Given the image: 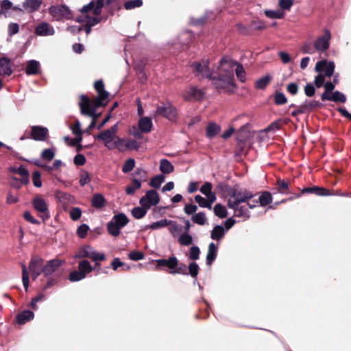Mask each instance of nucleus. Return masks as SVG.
<instances>
[{
	"mask_svg": "<svg viewBox=\"0 0 351 351\" xmlns=\"http://www.w3.org/2000/svg\"><path fill=\"white\" fill-rule=\"evenodd\" d=\"M234 72L237 78L242 82H245V71L243 67L230 59H222L217 68V77L212 78L215 87L225 93H232L236 86L234 81Z\"/></svg>",
	"mask_w": 351,
	"mask_h": 351,
	"instance_id": "1",
	"label": "nucleus"
},
{
	"mask_svg": "<svg viewBox=\"0 0 351 351\" xmlns=\"http://www.w3.org/2000/svg\"><path fill=\"white\" fill-rule=\"evenodd\" d=\"M95 88L98 95L94 99L90 100L85 95L80 97V110H93L105 107L108 101L109 93L104 90V82L101 80L95 82Z\"/></svg>",
	"mask_w": 351,
	"mask_h": 351,
	"instance_id": "2",
	"label": "nucleus"
},
{
	"mask_svg": "<svg viewBox=\"0 0 351 351\" xmlns=\"http://www.w3.org/2000/svg\"><path fill=\"white\" fill-rule=\"evenodd\" d=\"M103 8V0H95L90 1L84 5L82 10V14L80 21L84 22L88 27L86 28V33L90 32V27L98 23L100 20V14Z\"/></svg>",
	"mask_w": 351,
	"mask_h": 351,
	"instance_id": "3",
	"label": "nucleus"
},
{
	"mask_svg": "<svg viewBox=\"0 0 351 351\" xmlns=\"http://www.w3.org/2000/svg\"><path fill=\"white\" fill-rule=\"evenodd\" d=\"M64 263V260L59 258H53L46 262L42 272L43 277L47 280L43 287V291L47 290L59 282L62 275L60 268Z\"/></svg>",
	"mask_w": 351,
	"mask_h": 351,
	"instance_id": "4",
	"label": "nucleus"
},
{
	"mask_svg": "<svg viewBox=\"0 0 351 351\" xmlns=\"http://www.w3.org/2000/svg\"><path fill=\"white\" fill-rule=\"evenodd\" d=\"M156 266L160 269L165 268L168 269V272L170 274H182L184 276L188 275V267L183 263H180L178 259L175 256H171L167 259L161 258L155 261Z\"/></svg>",
	"mask_w": 351,
	"mask_h": 351,
	"instance_id": "5",
	"label": "nucleus"
},
{
	"mask_svg": "<svg viewBox=\"0 0 351 351\" xmlns=\"http://www.w3.org/2000/svg\"><path fill=\"white\" fill-rule=\"evenodd\" d=\"M130 220L123 213L114 215L112 220L107 224L108 233L113 237H117L121 233V229L125 227Z\"/></svg>",
	"mask_w": 351,
	"mask_h": 351,
	"instance_id": "6",
	"label": "nucleus"
},
{
	"mask_svg": "<svg viewBox=\"0 0 351 351\" xmlns=\"http://www.w3.org/2000/svg\"><path fill=\"white\" fill-rule=\"evenodd\" d=\"M75 258H88L93 261H104L106 258L104 253H99L93 250L90 245H84L80 247L74 255Z\"/></svg>",
	"mask_w": 351,
	"mask_h": 351,
	"instance_id": "7",
	"label": "nucleus"
},
{
	"mask_svg": "<svg viewBox=\"0 0 351 351\" xmlns=\"http://www.w3.org/2000/svg\"><path fill=\"white\" fill-rule=\"evenodd\" d=\"M255 195H256L253 194L252 192L246 189L241 190L239 191H234L228 201V206L229 208H234L238 204L246 203Z\"/></svg>",
	"mask_w": 351,
	"mask_h": 351,
	"instance_id": "8",
	"label": "nucleus"
},
{
	"mask_svg": "<svg viewBox=\"0 0 351 351\" xmlns=\"http://www.w3.org/2000/svg\"><path fill=\"white\" fill-rule=\"evenodd\" d=\"M32 206L38 213V217H40L44 223L47 221L51 215L49 210V207L46 203L45 199L37 195L35 196L32 201Z\"/></svg>",
	"mask_w": 351,
	"mask_h": 351,
	"instance_id": "9",
	"label": "nucleus"
},
{
	"mask_svg": "<svg viewBox=\"0 0 351 351\" xmlns=\"http://www.w3.org/2000/svg\"><path fill=\"white\" fill-rule=\"evenodd\" d=\"M44 265V260L40 256L36 255L31 257L29 263V270L34 280L37 279L42 274Z\"/></svg>",
	"mask_w": 351,
	"mask_h": 351,
	"instance_id": "10",
	"label": "nucleus"
},
{
	"mask_svg": "<svg viewBox=\"0 0 351 351\" xmlns=\"http://www.w3.org/2000/svg\"><path fill=\"white\" fill-rule=\"evenodd\" d=\"M160 196L155 190H149L146 194L143 196L139 201L141 206L147 208H150L152 206H156L160 202Z\"/></svg>",
	"mask_w": 351,
	"mask_h": 351,
	"instance_id": "11",
	"label": "nucleus"
},
{
	"mask_svg": "<svg viewBox=\"0 0 351 351\" xmlns=\"http://www.w3.org/2000/svg\"><path fill=\"white\" fill-rule=\"evenodd\" d=\"M332 35L328 29L324 30V34L319 36L314 42V47L319 52H324L330 47Z\"/></svg>",
	"mask_w": 351,
	"mask_h": 351,
	"instance_id": "12",
	"label": "nucleus"
},
{
	"mask_svg": "<svg viewBox=\"0 0 351 351\" xmlns=\"http://www.w3.org/2000/svg\"><path fill=\"white\" fill-rule=\"evenodd\" d=\"M194 73L200 77H211V73L208 68V61L202 60L201 62H195L192 64Z\"/></svg>",
	"mask_w": 351,
	"mask_h": 351,
	"instance_id": "13",
	"label": "nucleus"
},
{
	"mask_svg": "<svg viewBox=\"0 0 351 351\" xmlns=\"http://www.w3.org/2000/svg\"><path fill=\"white\" fill-rule=\"evenodd\" d=\"M315 69L317 72H324V75L330 77L332 75L335 70V64L333 62H327L326 60L319 61L316 63Z\"/></svg>",
	"mask_w": 351,
	"mask_h": 351,
	"instance_id": "14",
	"label": "nucleus"
},
{
	"mask_svg": "<svg viewBox=\"0 0 351 351\" xmlns=\"http://www.w3.org/2000/svg\"><path fill=\"white\" fill-rule=\"evenodd\" d=\"M49 13L56 20L69 18V10L64 5H53L49 8Z\"/></svg>",
	"mask_w": 351,
	"mask_h": 351,
	"instance_id": "15",
	"label": "nucleus"
},
{
	"mask_svg": "<svg viewBox=\"0 0 351 351\" xmlns=\"http://www.w3.org/2000/svg\"><path fill=\"white\" fill-rule=\"evenodd\" d=\"M49 131L45 127L34 125L32 127L31 137L37 141H45L48 136Z\"/></svg>",
	"mask_w": 351,
	"mask_h": 351,
	"instance_id": "16",
	"label": "nucleus"
},
{
	"mask_svg": "<svg viewBox=\"0 0 351 351\" xmlns=\"http://www.w3.org/2000/svg\"><path fill=\"white\" fill-rule=\"evenodd\" d=\"M204 95V91L197 89L195 86H191L186 88L183 93L184 99L187 101L199 100L203 98Z\"/></svg>",
	"mask_w": 351,
	"mask_h": 351,
	"instance_id": "17",
	"label": "nucleus"
},
{
	"mask_svg": "<svg viewBox=\"0 0 351 351\" xmlns=\"http://www.w3.org/2000/svg\"><path fill=\"white\" fill-rule=\"evenodd\" d=\"M311 193L318 196H328L330 195V190L324 187L313 186L311 187H306L302 189L300 194L296 195L297 197H300L301 194Z\"/></svg>",
	"mask_w": 351,
	"mask_h": 351,
	"instance_id": "18",
	"label": "nucleus"
},
{
	"mask_svg": "<svg viewBox=\"0 0 351 351\" xmlns=\"http://www.w3.org/2000/svg\"><path fill=\"white\" fill-rule=\"evenodd\" d=\"M251 128L250 123H245L241 126L236 136L239 143H244L251 136Z\"/></svg>",
	"mask_w": 351,
	"mask_h": 351,
	"instance_id": "19",
	"label": "nucleus"
},
{
	"mask_svg": "<svg viewBox=\"0 0 351 351\" xmlns=\"http://www.w3.org/2000/svg\"><path fill=\"white\" fill-rule=\"evenodd\" d=\"M35 32L38 36H45L53 35L55 31L49 23L43 22L36 27Z\"/></svg>",
	"mask_w": 351,
	"mask_h": 351,
	"instance_id": "20",
	"label": "nucleus"
},
{
	"mask_svg": "<svg viewBox=\"0 0 351 351\" xmlns=\"http://www.w3.org/2000/svg\"><path fill=\"white\" fill-rule=\"evenodd\" d=\"M245 204L241 205V204H238L234 208H231L234 211V215L238 217H243L245 219L250 218V212L249 208L246 203Z\"/></svg>",
	"mask_w": 351,
	"mask_h": 351,
	"instance_id": "21",
	"label": "nucleus"
},
{
	"mask_svg": "<svg viewBox=\"0 0 351 351\" xmlns=\"http://www.w3.org/2000/svg\"><path fill=\"white\" fill-rule=\"evenodd\" d=\"M322 100L327 99V100L333 101L345 102L346 97L341 92L335 91L332 94L324 93L322 95Z\"/></svg>",
	"mask_w": 351,
	"mask_h": 351,
	"instance_id": "22",
	"label": "nucleus"
},
{
	"mask_svg": "<svg viewBox=\"0 0 351 351\" xmlns=\"http://www.w3.org/2000/svg\"><path fill=\"white\" fill-rule=\"evenodd\" d=\"M217 256V246L214 243H210L208 245V253L206 255V265L210 266L215 261Z\"/></svg>",
	"mask_w": 351,
	"mask_h": 351,
	"instance_id": "23",
	"label": "nucleus"
},
{
	"mask_svg": "<svg viewBox=\"0 0 351 351\" xmlns=\"http://www.w3.org/2000/svg\"><path fill=\"white\" fill-rule=\"evenodd\" d=\"M41 3L42 1L40 0H25L23 3V6L26 12L32 13L38 10Z\"/></svg>",
	"mask_w": 351,
	"mask_h": 351,
	"instance_id": "24",
	"label": "nucleus"
},
{
	"mask_svg": "<svg viewBox=\"0 0 351 351\" xmlns=\"http://www.w3.org/2000/svg\"><path fill=\"white\" fill-rule=\"evenodd\" d=\"M97 138L104 142L105 146L108 149H110V145L112 144V141L114 139V136H112L110 132H108L107 130L102 131L101 132L99 133L97 136Z\"/></svg>",
	"mask_w": 351,
	"mask_h": 351,
	"instance_id": "25",
	"label": "nucleus"
},
{
	"mask_svg": "<svg viewBox=\"0 0 351 351\" xmlns=\"http://www.w3.org/2000/svg\"><path fill=\"white\" fill-rule=\"evenodd\" d=\"M276 190L278 193L282 194H290V183L289 182L282 180L280 178H278L276 180Z\"/></svg>",
	"mask_w": 351,
	"mask_h": 351,
	"instance_id": "26",
	"label": "nucleus"
},
{
	"mask_svg": "<svg viewBox=\"0 0 351 351\" xmlns=\"http://www.w3.org/2000/svg\"><path fill=\"white\" fill-rule=\"evenodd\" d=\"M12 70L10 61L6 58L0 59V75L9 76L12 74Z\"/></svg>",
	"mask_w": 351,
	"mask_h": 351,
	"instance_id": "27",
	"label": "nucleus"
},
{
	"mask_svg": "<svg viewBox=\"0 0 351 351\" xmlns=\"http://www.w3.org/2000/svg\"><path fill=\"white\" fill-rule=\"evenodd\" d=\"M34 316V315L32 311L29 310L23 311L16 315V322L19 324H24L26 322L33 319Z\"/></svg>",
	"mask_w": 351,
	"mask_h": 351,
	"instance_id": "28",
	"label": "nucleus"
},
{
	"mask_svg": "<svg viewBox=\"0 0 351 351\" xmlns=\"http://www.w3.org/2000/svg\"><path fill=\"white\" fill-rule=\"evenodd\" d=\"M139 129L145 133H148L152 130V119L147 117H142L138 121Z\"/></svg>",
	"mask_w": 351,
	"mask_h": 351,
	"instance_id": "29",
	"label": "nucleus"
},
{
	"mask_svg": "<svg viewBox=\"0 0 351 351\" xmlns=\"http://www.w3.org/2000/svg\"><path fill=\"white\" fill-rule=\"evenodd\" d=\"M265 15L271 19H282L285 16V12L282 10H264Z\"/></svg>",
	"mask_w": 351,
	"mask_h": 351,
	"instance_id": "30",
	"label": "nucleus"
},
{
	"mask_svg": "<svg viewBox=\"0 0 351 351\" xmlns=\"http://www.w3.org/2000/svg\"><path fill=\"white\" fill-rule=\"evenodd\" d=\"M92 206L99 209L103 208L106 204V200L101 193H96L93 195L91 201Z\"/></svg>",
	"mask_w": 351,
	"mask_h": 351,
	"instance_id": "31",
	"label": "nucleus"
},
{
	"mask_svg": "<svg viewBox=\"0 0 351 351\" xmlns=\"http://www.w3.org/2000/svg\"><path fill=\"white\" fill-rule=\"evenodd\" d=\"M225 228L220 225L215 226L210 232V237L213 240L219 241L225 235Z\"/></svg>",
	"mask_w": 351,
	"mask_h": 351,
	"instance_id": "32",
	"label": "nucleus"
},
{
	"mask_svg": "<svg viewBox=\"0 0 351 351\" xmlns=\"http://www.w3.org/2000/svg\"><path fill=\"white\" fill-rule=\"evenodd\" d=\"M159 169L163 174H170L174 171L173 165L165 158L160 160Z\"/></svg>",
	"mask_w": 351,
	"mask_h": 351,
	"instance_id": "33",
	"label": "nucleus"
},
{
	"mask_svg": "<svg viewBox=\"0 0 351 351\" xmlns=\"http://www.w3.org/2000/svg\"><path fill=\"white\" fill-rule=\"evenodd\" d=\"M141 188V182L137 178H132L131 184L125 188V193L129 195H133L134 192Z\"/></svg>",
	"mask_w": 351,
	"mask_h": 351,
	"instance_id": "34",
	"label": "nucleus"
},
{
	"mask_svg": "<svg viewBox=\"0 0 351 351\" xmlns=\"http://www.w3.org/2000/svg\"><path fill=\"white\" fill-rule=\"evenodd\" d=\"M78 270L82 274H84L85 276H86L87 274L94 270V268L91 266L88 261L84 259L79 263Z\"/></svg>",
	"mask_w": 351,
	"mask_h": 351,
	"instance_id": "35",
	"label": "nucleus"
},
{
	"mask_svg": "<svg viewBox=\"0 0 351 351\" xmlns=\"http://www.w3.org/2000/svg\"><path fill=\"white\" fill-rule=\"evenodd\" d=\"M257 201L261 206H266L272 202L271 194L268 191L261 192V194L258 197V200Z\"/></svg>",
	"mask_w": 351,
	"mask_h": 351,
	"instance_id": "36",
	"label": "nucleus"
},
{
	"mask_svg": "<svg viewBox=\"0 0 351 351\" xmlns=\"http://www.w3.org/2000/svg\"><path fill=\"white\" fill-rule=\"evenodd\" d=\"M220 126L215 123H210L206 128V136L211 138L215 136L220 132Z\"/></svg>",
	"mask_w": 351,
	"mask_h": 351,
	"instance_id": "37",
	"label": "nucleus"
},
{
	"mask_svg": "<svg viewBox=\"0 0 351 351\" xmlns=\"http://www.w3.org/2000/svg\"><path fill=\"white\" fill-rule=\"evenodd\" d=\"M148 209L142 206H136L132 208L131 213L135 219H140L145 216Z\"/></svg>",
	"mask_w": 351,
	"mask_h": 351,
	"instance_id": "38",
	"label": "nucleus"
},
{
	"mask_svg": "<svg viewBox=\"0 0 351 351\" xmlns=\"http://www.w3.org/2000/svg\"><path fill=\"white\" fill-rule=\"evenodd\" d=\"M156 117H162L171 121H175L177 118L176 111H156Z\"/></svg>",
	"mask_w": 351,
	"mask_h": 351,
	"instance_id": "39",
	"label": "nucleus"
},
{
	"mask_svg": "<svg viewBox=\"0 0 351 351\" xmlns=\"http://www.w3.org/2000/svg\"><path fill=\"white\" fill-rule=\"evenodd\" d=\"M165 179V177L162 174L155 176L151 178L149 182V186L155 189H159L160 187L161 184L164 182Z\"/></svg>",
	"mask_w": 351,
	"mask_h": 351,
	"instance_id": "40",
	"label": "nucleus"
},
{
	"mask_svg": "<svg viewBox=\"0 0 351 351\" xmlns=\"http://www.w3.org/2000/svg\"><path fill=\"white\" fill-rule=\"evenodd\" d=\"M191 220L193 223L204 226L206 222V215L204 212H199L192 215Z\"/></svg>",
	"mask_w": 351,
	"mask_h": 351,
	"instance_id": "41",
	"label": "nucleus"
},
{
	"mask_svg": "<svg viewBox=\"0 0 351 351\" xmlns=\"http://www.w3.org/2000/svg\"><path fill=\"white\" fill-rule=\"evenodd\" d=\"M114 140V141L112 143V145H110V149L117 148L119 151H123L124 148H125V140L119 136H115Z\"/></svg>",
	"mask_w": 351,
	"mask_h": 351,
	"instance_id": "42",
	"label": "nucleus"
},
{
	"mask_svg": "<svg viewBox=\"0 0 351 351\" xmlns=\"http://www.w3.org/2000/svg\"><path fill=\"white\" fill-rule=\"evenodd\" d=\"M134 178L140 180L141 182H146L148 179V173L142 168H136L134 173Z\"/></svg>",
	"mask_w": 351,
	"mask_h": 351,
	"instance_id": "43",
	"label": "nucleus"
},
{
	"mask_svg": "<svg viewBox=\"0 0 351 351\" xmlns=\"http://www.w3.org/2000/svg\"><path fill=\"white\" fill-rule=\"evenodd\" d=\"M39 69V63L36 60H31L28 62L26 67V73L29 75L36 74Z\"/></svg>",
	"mask_w": 351,
	"mask_h": 351,
	"instance_id": "44",
	"label": "nucleus"
},
{
	"mask_svg": "<svg viewBox=\"0 0 351 351\" xmlns=\"http://www.w3.org/2000/svg\"><path fill=\"white\" fill-rule=\"evenodd\" d=\"M214 213L216 216L219 218H225L227 217L228 212L225 206H222L221 204H217L214 207Z\"/></svg>",
	"mask_w": 351,
	"mask_h": 351,
	"instance_id": "45",
	"label": "nucleus"
},
{
	"mask_svg": "<svg viewBox=\"0 0 351 351\" xmlns=\"http://www.w3.org/2000/svg\"><path fill=\"white\" fill-rule=\"evenodd\" d=\"M178 243L182 245H190L193 243V237L189 233H183L179 237Z\"/></svg>",
	"mask_w": 351,
	"mask_h": 351,
	"instance_id": "46",
	"label": "nucleus"
},
{
	"mask_svg": "<svg viewBox=\"0 0 351 351\" xmlns=\"http://www.w3.org/2000/svg\"><path fill=\"white\" fill-rule=\"evenodd\" d=\"M188 270V275H191L192 278H196L199 274V267L195 262H191L189 264Z\"/></svg>",
	"mask_w": 351,
	"mask_h": 351,
	"instance_id": "47",
	"label": "nucleus"
},
{
	"mask_svg": "<svg viewBox=\"0 0 351 351\" xmlns=\"http://www.w3.org/2000/svg\"><path fill=\"white\" fill-rule=\"evenodd\" d=\"M98 111H81V112L83 114H87L92 117V121L89 125V128L92 129L93 128L97 122V119L99 118V117L101 115V112H98Z\"/></svg>",
	"mask_w": 351,
	"mask_h": 351,
	"instance_id": "48",
	"label": "nucleus"
},
{
	"mask_svg": "<svg viewBox=\"0 0 351 351\" xmlns=\"http://www.w3.org/2000/svg\"><path fill=\"white\" fill-rule=\"evenodd\" d=\"M271 76L269 75H266L256 80V87L259 89H263L269 84Z\"/></svg>",
	"mask_w": 351,
	"mask_h": 351,
	"instance_id": "49",
	"label": "nucleus"
},
{
	"mask_svg": "<svg viewBox=\"0 0 351 351\" xmlns=\"http://www.w3.org/2000/svg\"><path fill=\"white\" fill-rule=\"evenodd\" d=\"M171 223V220H168L166 219H162L160 221H158L150 224L147 228L152 230H156L161 228H164L167 226L169 223Z\"/></svg>",
	"mask_w": 351,
	"mask_h": 351,
	"instance_id": "50",
	"label": "nucleus"
},
{
	"mask_svg": "<svg viewBox=\"0 0 351 351\" xmlns=\"http://www.w3.org/2000/svg\"><path fill=\"white\" fill-rule=\"evenodd\" d=\"M22 267V280L24 288L27 291L29 286V274L26 265L24 263L21 264Z\"/></svg>",
	"mask_w": 351,
	"mask_h": 351,
	"instance_id": "51",
	"label": "nucleus"
},
{
	"mask_svg": "<svg viewBox=\"0 0 351 351\" xmlns=\"http://www.w3.org/2000/svg\"><path fill=\"white\" fill-rule=\"evenodd\" d=\"M135 167V160L133 158H128L122 167V171L125 173L130 172Z\"/></svg>",
	"mask_w": 351,
	"mask_h": 351,
	"instance_id": "52",
	"label": "nucleus"
},
{
	"mask_svg": "<svg viewBox=\"0 0 351 351\" xmlns=\"http://www.w3.org/2000/svg\"><path fill=\"white\" fill-rule=\"evenodd\" d=\"M85 277L84 274H82L79 270H75L69 274V279L71 282H76L84 279Z\"/></svg>",
	"mask_w": 351,
	"mask_h": 351,
	"instance_id": "53",
	"label": "nucleus"
},
{
	"mask_svg": "<svg viewBox=\"0 0 351 351\" xmlns=\"http://www.w3.org/2000/svg\"><path fill=\"white\" fill-rule=\"evenodd\" d=\"M293 5V0H278L280 10L285 12V10H289Z\"/></svg>",
	"mask_w": 351,
	"mask_h": 351,
	"instance_id": "54",
	"label": "nucleus"
},
{
	"mask_svg": "<svg viewBox=\"0 0 351 351\" xmlns=\"http://www.w3.org/2000/svg\"><path fill=\"white\" fill-rule=\"evenodd\" d=\"M282 122V121H280L279 119L274 121L267 128H266L265 129V131L266 132H276V130H278L282 128V125H281Z\"/></svg>",
	"mask_w": 351,
	"mask_h": 351,
	"instance_id": "55",
	"label": "nucleus"
},
{
	"mask_svg": "<svg viewBox=\"0 0 351 351\" xmlns=\"http://www.w3.org/2000/svg\"><path fill=\"white\" fill-rule=\"evenodd\" d=\"M143 5L141 0H132L127 1L124 3V7L126 10H130L135 8L141 7Z\"/></svg>",
	"mask_w": 351,
	"mask_h": 351,
	"instance_id": "56",
	"label": "nucleus"
},
{
	"mask_svg": "<svg viewBox=\"0 0 351 351\" xmlns=\"http://www.w3.org/2000/svg\"><path fill=\"white\" fill-rule=\"evenodd\" d=\"M69 215L73 221L80 219L82 216V210L78 207L72 208L70 210Z\"/></svg>",
	"mask_w": 351,
	"mask_h": 351,
	"instance_id": "57",
	"label": "nucleus"
},
{
	"mask_svg": "<svg viewBox=\"0 0 351 351\" xmlns=\"http://www.w3.org/2000/svg\"><path fill=\"white\" fill-rule=\"evenodd\" d=\"M88 230H89L88 226L85 223H83L77 228V234L80 238L84 239L86 237Z\"/></svg>",
	"mask_w": 351,
	"mask_h": 351,
	"instance_id": "58",
	"label": "nucleus"
},
{
	"mask_svg": "<svg viewBox=\"0 0 351 351\" xmlns=\"http://www.w3.org/2000/svg\"><path fill=\"white\" fill-rule=\"evenodd\" d=\"M200 254V250L197 246H193L190 248L189 258L192 261L199 259Z\"/></svg>",
	"mask_w": 351,
	"mask_h": 351,
	"instance_id": "59",
	"label": "nucleus"
},
{
	"mask_svg": "<svg viewBox=\"0 0 351 351\" xmlns=\"http://www.w3.org/2000/svg\"><path fill=\"white\" fill-rule=\"evenodd\" d=\"M55 156V152L51 149H45L41 153V158L44 160H51Z\"/></svg>",
	"mask_w": 351,
	"mask_h": 351,
	"instance_id": "60",
	"label": "nucleus"
},
{
	"mask_svg": "<svg viewBox=\"0 0 351 351\" xmlns=\"http://www.w3.org/2000/svg\"><path fill=\"white\" fill-rule=\"evenodd\" d=\"M90 181V177L88 171H82L80 174V184L84 186Z\"/></svg>",
	"mask_w": 351,
	"mask_h": 351,
	"instance_id": "61",
	"label": "nucleus"
},
{
	"mask_svg": "<svg viewBox=\"0 0 351 351\" xmlns=\"http://www.w3.org/2000/svg\"><path fill=\"white\" fill-rule=\"evenodd\" d=\"M145 255L144 253L140 251H132L128 254V257L130 260L137 261L143 259Z\"/></svg>",
	"mask_w": 351,
	"mask_h": 351,
	"instance_id": "62",
	"label": "nucleus"
},
{
	"mask_svg": "<svg viewBox=\"0 0 351 351\" xmlns=\"http://www.w3.org/2000/svg\"><path fill=\"white\" fill-rule=\"evenodd\" d=\"M41 174L38 171H35L32 174V182L36 187L42 186Z\"/></svg>",
	"mask_w": 351,
	"mask_h": 351,
	"instance_id": "63",
	"label": "nucleus"
},
{
	"mask_svg": "<svg viewBox=\"0 0 351 351\" xmlns=\"http://www.w3.org/2000/svg\"><path fill=\"white\" fill-rule=\"evenodd\" d=\"M194 199L200 207L207 208L209 209V204H208V201L206 200V198L202 197L199 195H197L195 196Z\"/></svg>",
	"mask_w": 351,
	"mask_h": 351,
	"instance_id": "64",
	"label": "nucleus"
}]
</instances>
